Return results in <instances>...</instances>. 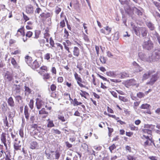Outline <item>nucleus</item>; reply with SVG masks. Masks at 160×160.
Returning a JSON list of instances; mask_svg holds the SVG:
<instances>
[{
    "label": "nucleus",
    "instance_id": "36",
    "mask_svg": "<svg viewBox=\"0 0 160 160\" xmlns=\"http://www.w3.org/2000/svg\"><path fill=\"white\" fill-rule=\"evenodd\" d=\"M151 107V106L150 105L147 103L142 104L140 107L141 109H149Z\"/></svg>",
    "mask_w": 160,
    "mask_h": 160
},
{
    "label": "nucleus",
    "instance_id": "25",
    "mask_svg": "<svg viewBox=\"0 0 160 160\" xmlns=\"http://www.w3.org/2000/svg\"><path fill=\"white\" fill-rule=\"evenodd\" d=\"M11 63L15 68H18L20 67L14 58H11Z\"/></svg>",
    "mask_w": 160,
    "mask_h": 160
},
{
    "label": "nucleus",
    "instance_id": "18",
    "mask_svg": "<svg viewBox=\"0 0 160 160\" xmlns=\"http://www.w3.org/2000/svg\"><path fill=\"white\" fill-rule=\"evenodd\" d=\"M25 61L26 63L30 66L32 63L33 60L32 58L29 55H27L25 57Z\"/></svg>",
    "mask_w": 160,
    "mask_h": 160
},
{
    "label": "nucleus",
    "instance_id": "16",
    "mask_svg": "<svg viewBox=\"0 0 160 160\" xmlns=\"http://www.w3.org/2000/svg\"><path fill=\"white\" fill-rule=\"evenodd\" d=\"M155 126L152 125H149V127L152 129V130H149V129H144L143 130V132L145 133H147L148 135H150V136H152V130L154 129Z\"/></svg>",
    "mask_w": 160,
    "mask_h": 160
},
{
    "label": "nucleus",
    "instance_id": "63",
    "mask_svg": "<svg viewBox=\"0 0 160 160\" xmlns=\"http://www.w3.org/2000/svg\"><path fill=\"white\" fill-rule=\"evenodd\" d=\"M137 96L139 98H142L144 97L145 95L143 93L139 92L137 94Z\"/></svg>",
    "mask_w": 160,
    "mask_h": 160
},
{
    "label": "nucleus",
    "instance_id": "22",
    "mask_svg": "<svg viewBox=\"0 0 160 160\" xmlns=\"http://www.w3.org/2000/svg\"><path fill=\"white\" fill-rule=\"evenodd\" d=\"M73 102V104L74 106H78V105H81L82 107L84 109L85 108V106L84 105L82 104V103L81 102H78L77 99L75 98L72 101Z\"/></svg>",
    "mask_w": 160,
    "mask_h": 160
},
{
    "label": "nucleus",
    "instance_id": "49",
    "mask_svg": "<svg viewBox=\"0 0 160 160\" xmlns=\"http://www.w3.org/2000/svg\"><path fill=\"white\" fill-rule=\"evenodd\" d=\"M147 25L151 30H153L154 29V25L151 22H148Z\"/></svg>",
    "mask_w": 160,
    "mask_h": 160
},
{
    "label": "nucleus",
    "instance_id": "56",
    "mask_svg": "<svg viewBox=\"0 0 160 160\" xmlns=\"http://www.w3.org/2000/svg\"><path fill=\"white\" fill-rule=\"evenodd\" d=\"M69 36V34L66 28H64V37L65 38L68 39Z\"/></svg>",
    "mask_w": 160,
    "mask_h": 160
},
{
    "label": "nucleus",
    "instance_id": "11",
    "mask_svg": "<svg viewBox=\"0 0 160 160\" xmlns=\"http://www.w3.org/2000/svg\"><path fill=\"white\" fill-rule=\"evenodd\" d=\"M3 76L5 79L8 80L9 81H11L13 79V75L8 71H6Z\"/></svg>",
    "mask_w": 160,
    "mask_h": 160
},
{
    "label": "nucleus",
    "instance_id": "23",
    "mask_svg": "<svg viewBox=\"0 0 160 160\" xmlns=\"http://www.w3.org/2000/svg\"><path fill=\"white\" fill-rule=\"evenodd\" d=\"M24 114L27 121L28 120L30 114L28 112V107L27 105L25 106L24 107Z\"/></svg>",
    "mask_w": 160,
    "mask_h": 160
},
{
    "label": "nucleus",
    "instance_id": "64",
    "mask_svg": "<svg viewBox=\"0 0 160 160\" xmlns=\"http://www.w3.org/2000/svg\"><path fill=\"white\" fill-rule=\"evenodd\" d=\"M61 8L59 7L58 6H57L55 8V12L56 14H58L59 12L61 11Z\"/></svg>",
    "mask_w": 160,
    "mask_h": 160
},
{
    "label": "nucleus",
    "instance_id": "40",
    "mask_svg": "<svg viewBox=\"0 0 160 160\" xmlns=\"http://www.w3.org/2000/svg\"><path fill=\"white\" fill-rule=\"evenodd\" d=\"M138 55L140 58L142 60L146 61V56L142 52H139L138 53Z\"/></svg>",
    "mask_w": 160,
    "mask_h": 160
},
{
    "label": "nucleus",
    "instance_id": "45",
    "mask_svg": "<svg viewBox=\"0 0 160 160\" xmlns=\"http://www.w3.org/2000/svg\"><path fill=\"white\" fill-rule=\"evenodd\" d=\"M156 58L160 59V49H158L155 50V52Z\"/></svg>",
    "mask_w": 160,
    "mask_h": 160
},
{
    "label": "nucleus",
    "instance_id": "46",
    "mask_svg": "<svg viewBox=\"0 0 160 160\" xmlns=\"http://www.w3.org/2000/svg\"><path fill=\"white\" fill-rule=\"evenodd\" d=\"M106 74L108 76L115 77L116 76V74L114 72L109 71L106 72Z\"/></svg>",
    "mask_w": 160,
    "mask_h": 160
},
{
    "label": "nucleus",
    "instance_id": "35",
    "mask_svg": "<svg viewBox=\"0 0 160 160\" xmlns=\"http://www.w3.org/2000/svg\"><path fill=\"white\" fill-rule=\"evenodd\" d=\"M99 60L102 64H105L106 63L107 58L106 57L103 56H102L100 57Z\"/></svg>",
    "mask_w": 160,
    "mask_h": 160
},
{
    "label": "nucleus",
    "instance_id": "54",
    "mask_svg": "<svg viewBox=\"0 0 160 160\" xmlns=\"http://www.w3.org/2000/svg\"><path fill=\"white\" fill-rule=\"evenodd\" d=\"M119 99L120 100L125 102H127L128 101V99L127 98L122 96H119Z\"/></svg>",
    "mask_w": 160,
    "mask_h": 160
},
{
    "label": "nucleus",
    "instance_id": "33",
    "mask_svg": "<svg viewBox=\"0 0 160 160\" xmlns=\"http://www.w3.org/2000/svg\"><path fill=\"white\" fill-rule=\"evenodd\" d=\"M49 29L48 28H47L45 30L44 33V38H49V37L50 36V34L49 33Z\"/></svg>",
    "mask_w": 160,
    "mask_h": 160
},
{
    "label": "nucleus",
    "instance_id": "20",
    "mask_svg": "<svg viewBox=\"0 0 160 160\" xmlns=\"http://www.w3.org/2000/svg\"><path fill=\"white\" fill-rule=\"evenodd\" d=\"M39 66V63L37 60H35L33 61L30 66V67L33 70L38 68Z\"/></svg>",
    "mask_w": 160,
    "mask_h": 160
},
{
    "label": "nucleus",
    "instance_id": "61",
    "mask_svg": "<svg viewBox=\"0 0 160 160\" xmlns=\"http://www.w3.org/2000/svg\"><path fill=\"white\" fill-rule=\"evenodd\" d=\"M19 134L22 138L24 137V132L23 128H21L19 131Z\"/></svg>",
    "mask_w": 160,
    "mask_h": 160
},
{
    "label": "nucleus",
    "instance_id": "8",
    "mask_svg": "<svg viewBox=\"0 0 160 160\" xmlns=\"http://www.w3.org/2000/svg\"><path fill=\"white\" fill-rule=\"evenodd\" d=\"M31 128L33 129V130H36L38 132L41 134L44 135L46 133V132H43V131H44V129L40 127H39L38 125L36 124H32L31 126Z\"/></svg>",
    "mask_w": 160,
    "mask_h": 160
},
{
    "label": "nucleus",
    "instance_id": "39",
    "mask_svg": "<svg viewBox=\"0 0 160 160\" xmlns=\"http://www.w3.org/2000/svg\"><path fill=\"white\" fill-rule=\"evenodd\" d=\"M63 98L64 99H69L70 100L72 101V99L71 98L70 94L67 93H64Z\"/></svg>",
    "mask_w": 160,
    "mask_h": 160
},
{
    "label": "nucleus",
    "instance_id": "26",
    "mask_svg": "<svg viewBox=\"0 0 160 160\" xmlns=\"http://www.w3.org/2000/svg\"><path fill=\"white\" fill-rule=\"evenodd\" d=\"M52 57V54L49 53H47L45 54L44 55V59L47 62H50V59Z\"/></svg>",
    "mask_w": 160,
    "mask_h": 160
},
{
    "label": "nucleus",
    "instance_id": "10",
    "mask_svg": "<svg viewBox=\"0 0 160 160\" xmlns=\"http://www.w3.org/2000/svg\"><path fill=\"white\" fill-rule=\"evenodd\" d=\"M158 78L157 74H155L152 75L151 78L149 81L147 83V84H149L151 85H153L154 83L157 81Z\"/></svg>",
    "mask_w": 160,
    "mask_h": 160
},
{
    "label": "nucleus",
    "instance_id": "52",
    "mask_svg": "<svg viewBox=\"0 0 160 160\" xmlns=\"http://www.w3.org/2000/svg\"><path fill=\"white\" fill-rule=\"evenodd\" d=\"M57 86L56 84H52L50 86V89L51 91L52 92L56 90Z\"/></svg>",
    "mask_w": 160,
    "mask_h": 160
},
{
    "label": "nucleus",
    "instance_id": "6",
    "mask_svg": "<svg viewBox=\"0 0 160 160\" xmlns=\"http://www.w3.org/2000/svg\"><path fill=\"white\" fill-rule=\"evenodd\" d=\"M142 47L144 49L150 50L153 48V44L151 40H148L147 41L144 42L142 44Z\"/></svg>",
    "mask_w": 160,
    "mask_h": 160
},
{
    "label": "nucleus",
    "instance_id": "2",
    "mask_svg": "<svg viewBox=\"0 0 160 160\" xmlns=\"http://www.w3.org/2000/svg\"><path fill=\"white\" fill-rule=\"evenodd\" d=\"M142 138L143 139H145L147 140L146 141L144 142L143 144V145L144 147H146L148 146L151 145V143H152L155 147H156L157 148L160 147V145L159 144H157L156 145V146H155L154 141L152 139V137L150 136H147L145 135H143L142 136Z\"/></svg>",
    "mask_w": 160,
    "mask_h": 160
},
{
    "label": "nucleus",
    "instance_id": "47",
    "mask_svg": "<svg viewBox=\"0 0 160 160\" xmlns=\"http://www.w3.org/2000/svg\"><path fill=\"white\" fill-rule=\"evenodd\" d=\"M14 86H15L14 91H15L16 93H19L21 91V87L19 85H17L14 84Z\"/></svg>",
    "mask_w": 160,
    "mask_h": 160
},
{
    "label": "nucleus",
    "instance_id": "30",
    "mask_svg": "<svg viewBox=\"0 0 160 160\" xmlns=\"http://www.w3.org/2000/svg\"><path fill=\"white\" fill-rule=\"evenodd\" d=\"M7 102L8 105L11 107H13L14 106V102L12 97H10L8 98Z\"/></svg>",
    "mask_w": 160,
    "mask_h": 160
},
{
    "label": "nucleus",
    "instance_id": "57",
    "mask_svg": "<svg viewBox=\"0 0 160 160\" xmlns=\"http://www.w3.org/2000/svg\"><path fill=\"white\" fill-rule=\"evenodd\" d=\"M127 159L128 160H136V158L133 156L128 154L127 156Z\"/></svg>",
    "mask_w": 160,
    "mask_h": 160
},
{
    "label": "nucleus",
    "instance_id": "3",
    "mask_svg": "<svg viewBox=\"0 0 160 160\" xmlns=\"http://www.w3.org/2000/svg\"><path fill=\"white\" fill-rule=\"evenodd\" d=\"M74 75L75 79L76 81L77 82L78 86L81 88H85V85L83 84L85 83V82L84 81L82 80L80 76L76 72H74Z\"/></svg>",
    "mask_w": 160,
    "mask_h": 160
},
{
    "label": "nucleus",
    "instance_id": "4",
    "mask_svg": "<svg viewBox=\"0 0 160 160\" xmlns=\"http://www.w3.org/2000/svg\"><path fill=\"white\" fill-rule=\"evenodd\" d=\"M125 86L127 88L131 86H135L137 88L139 86V84L134 79H131L125 82Z\"/></svg>",
    "mask_w": 160,
    "mask_h": 160
},
{
    "label": "nucleus",
    "instance_id": "13",
    "mask_svg": "<svg viewBox=\"0 0 160 160\" xmlns=\"http://www.w3.org/2000/svg\"><path fill=\"white\" fill-rule=\"evenodd\" d=\"M52 13L47 12L46 13L42 12L41 13L39 16V18L42 19H46L48 18L52 17Z\"/></svg>",
    "mask_w": 160,
    "mask_h": 160
},
{
    "label": "nucleus",
    "instance_id": "48",
    "mask_svg": "<svg viewBox=\"0 0 160 160\" xmlns=\"http://www.w3.org/2000/svg\"><path fill=\"white\" fill-rule=\"evenodd\" d=\"M1 140L2 142L6 141V134L5 132H2L1 136Z\"/></svg>",
    "mask_w": 160,
    "mask_h": 160
},
{
    "label": "nucleus",
    "instance_id": "51",
    "mask_svg": "<svg viewBox=\"0 0 160 160\" xmlns=\"http://www.w3.org/2000/svg\"><path fill=\"white\" fill-rule=\"evenodd\" d=\"M33 35V32L31 31H29L27 32L25 35L26 37L31 38Z\"/></svg>",
    "mask_w": 160,
    "mask_h": 160
},
{
    "label": "nucleus",
    "instance_id": "44",
    "mask_svg": "<svg viewBox=\"0 0 160 160\" xmlns=\"http://www.w3.org/2000/svg\"><path fill=\"white\" fill-rule=\"evenodd\" d=\"M58 120L62 122H65L67 121V118H65L63 115H58Z\"/></svg>",
    "mask_w": 160,
    "mask_h": 160
},
{
    "label": "nucleus",
    "instance_id": "27",
    "mask_svg": "<svg viewBox=\"0 0 160 160\" xmlns=\"http://www.w3.org/2000/svg\"><path fill=\"white\" fill-rule=\"evenodd\" d=\"M48 112L46 111L45 108H42L39 112V114H45L44 116L42 117L43 118H45L47 117Z\"/></svg>",
    "mask_w": 160,
    "mask_h": 160
},
{
    "label": "nucleus",
    "instance_id": "37",
    "mask_svg": "<svg viewBox=\"0 0 160 160\" xmlns=\"http://www.w3.org/2000/svg\"><path fill=\"white\" fill-rule=\"evenodd\" d=\"M128 126L131 131H138V127L135 126L133 124H129Z\"/></svg>",
    "mask_w": 160,
    "mask_h": 160
},
{
    "label": "nucleus",
    "instance_id": "17",
    "mask_svg": "<svg viewBox=\"0 0 160 160\" xmlns=\"http://www.w3.org/2000/svg\"><path fill=\"white\" fill-rule=\"evenodd\" d=\"M38 148L39 145L36 141L32 142L30 143V148L32 149H38Z\"/></svg>",
    "mask_w": 160,
    "mask_h": 160
},
{
    "label": "nucleus",
    "instance_id": "29",
    "mask_svg": "<svg viewBox=\"0 0 160 160\" xmlns=\"http://www.w3.org/2000/svg\"><path fill=\"white\" fill-rule=\"evenodd\" d=\"M3 118L2 120L4 125L5 127H7V128H8L9 127H10V126L9 124L8 121V120L7 116H3Z\"/></svg>",
    "mask_w": 160,
    "mask_h": 160
},
{
    "label": "nucleus",
    "instance_id": "55",
    "mask_svg": "<svg viewBox=\"0 0 160 160\" xmlns=\"http://www.w3.org/2000/svg\"><path fill=\"white\" fill-rule=\"evenodd\" d=\"M25 92L28 94H29L32 92L31 89H30L28 87L26 86H25Z\"/></svg>",
    "mask_w": 160,
    "mask_h": 160
},
{
    "label": "nucleus",
    "instance_id": "5",
    "mask_svg": "<svg viewBox=\"0 0 160 160\" xmlns=\"http://www.w3.org/2000/svg\"><path fill=\"white\" fill-rule=\"evenodd\" d=\"M13 146L14 152L15 151L21 150V141L18 140V138H15L14 140Z\"/></svg>",
    "mask_w": 160,
    "mask_h": 160
},
{
    "label": "nucleus",
    "instance_id": "21",
    "mask_svg": "<svg viewBox=\"0 0 160 160\" xmlns=\"http://www.w3.org/2000/svg\"><path fill=\"white\" fill-rule=\"evenodd\" d=\"M73 55L75 57H78L80 54V50L77 47H74L73 48Z\"/></svg>",
    "mask_w": 160,
    "mask_h": 160
},
{
    "label": "nucleus",
    "instance_id": "53",
    "mask_svg": "<svg viewBox=\"0 0 160 160\" xmlns=\"http://www.w3.org/2000/svg\"><path fill=\"white\" fill-rule=\"evenodd\" d=\"M37 6H38V8H36V9L35 11V14H39L40 12L42 11V10L41 8L38 7V4H36Z\"/></svg>",
    "mask_w": 160,
    "mask_h": 160
},
{
    "label": "nucleus",
    "instance_id": "15",
    "mask_svg": "<svg viewBox=\"0 0 160 160\" xmlns=\"http://www.w3.org/2000/svg\"><path fill=\"white\" fill-rule=\"evenodd\" d=\"M40 71L38 72V73L41 75H42L44 72H47L48 70V68L45 65H42L40 68Z\"/></svg>",
    "mask_w": 160,
    "mask_h": 160
},
{
    "label": "nucleus",
    "instance_id": "19",
    "mask_svg": "<svg viewBox=\"0 0 160 160\" xmlns=\"http://www.w3.org/2000/svg\"><path fill=\"white\" fill-rule=\"evenodd\" d=\"M155 72V71H149L148 72V73H145L144 74L142 77V81H144L147 79L149 77L151 74L154 73Z\"/></svg>",
    "mask_w": 160,
    "mask_h": 160
},
{
    "label": "nucleus",
    "instance_id": "31",
    "mask_svg": "<svg viewBox=\"0 0 160 160\" xmlns=\"http://www.w3.org/2000/svg\"><path fill=\"white\" fill-rule=\"evenodd\" d=\"M119 78H124L129 77V74L125 72H121L119 74Z\"/></svg>",
    "mask_w": 160,
    "mask_h": 160
},
{
    "label": "nucleus",
    "instance_id": "1",
    "mask_svg": "<svg viewBox=\"0 0 160 160\" xmlns=\"http://www.w3.org/2000/svg\"><path fill=\"white\" fill-rule=\"evenodd\" d=\"M132 28L137 35L140 36V33H141L143 37L146 36L147 34V31L145 28L143 27H138L135 26H134Z\"/></svg>",
    "mask_w": 160,
    "mask_h": 160
},
{
    "label": "nucleus",
    "instance_id": "32",
    "mask_svg": "<svg viewBox=\"0 0 160 160\" xmlns=\"http://www.w3.org/2000/svg\"><path fill=\"white\" fill-rule=\"evenodd\" d=\"M43 77V79L45 80H49L52 78L50 74L48 73H46L43 74L42 75Z\"/></svg>",
    "mask_w": 160,
    "mask_h": 160
},
{
    "label": "nucleus",
    "instance_id": "50",
    "mask_svg": "<svg viewBox=\"0 0 160 160\" xmlns=\"http://www.w3.org/2000/svg\"><path fill=\"white\" fill-rule=\"evenodd\" d=\"M155 59L154 58L152 55H151L150 56L148 57V58H146V61L148 62H153V60Z\"/></svg>",
    "mask_w": 160,
    "mask_h": 160
},
{
    "label": "nucleus",
    "instance_id": "9",
    "mask_svg": "<svg viewBox=\"0 0 160 160\" xmlns=\"http://www.w3.org/2000/svg\"><path fill=\"white\" fill-rule=\"evenodd\" d=\"M7 15V13L4 10H2L0 12V22L3 24L5 22L4 20L7 21L6 18Z\"/></svg>",
    "mask_w": 160,
    "mask_h": 160
},
{
    "label": "nucleus",
    "instance_id": "38",
    "mask_svg": "<svg viewBox=\"0 0 160 160\" xmlns=\"http://www.w3.org/2000/svg\"><path fill=\"white\" fill-rule=\"evenodd\" d=\"M5 160H12L10 158L11 155L9 151H7L5 152Z\"/></svg>",
    "mask_w": 160,
    "mask_h": 160
},
{
    "label": "nucleus",
    "instance_id": "7",
    "mask_svg": "<svg viewBox=\"0 0 160 160\" xmlns=\"http://www.w3.org/2000/svg\"><path fill=\"white\" fill-rule=\"evenodd\" d=\"M39 98H36V106L38 109H40L44 105V99L41 97L40 95H38Z\"/></svg>",
    "mask_w": 160,
    "mask_h": 160
},
{
    "label": "nucleus",
    "instance_id": "41",
    "mask_svg": "<svg viewBox=\"0 0 160 160\" xmlns=\"http://www.w3.org/2000/svg\"><path fill=\"white\" fill-rule=\"evenodd\" d=\"M47 121H48L47 125L48 127L52 128L54 126V124L52 120H51L50 119H48Z\"/></svg>",
    "mask_w": 160,
    "mask_h": 160
},
{
    "label": "nucleus",
    "instance_id": "28",
    "mask_svg": "<svg viewBox=\"0 0 160 160\" xmlns=\"http://www.w3.org/2000/svg\"><path fill=\"white\" fill-rule=\"evenodd\" d=\"M26 11L27 13L30 14L32 13L33 12V6L31 5L28 6L26 8Z\"/></svg>",
    "mask_w": 160,
    "mask_h": 160
},
{
    "label": "nucleus",
    "instance_id": "59",
    "mask_svg": "<svg viewBox=\"0 0 160 160\" xmlns=\"http://www.w3.org/2000/svg\"><path fill=\"white\" fill-rule=\"evenodd\" d=\"M69 139L71 142H75L76 140V135L74 134L71 136Z\"/></svg>",
    "mask_w": 160,
    "mask_h": 160
},
{
    "label": "nucleus",
    "instance_id": "24",
    "mask_svg": "<svg viewBox=\"0 0 160 160\" xmlns=\"http://www.w3.org/2000/svg\"><path fill=\"white\" fill-rule=\"evenodd\" d=\"M18 32H19L20 35L22 37L25 36V29L24 26H21V28L18 29L17 34H18Z\"/></svg>",
    "mask_w": 160,
    "mask_h": 160
},
{
    "label": "nucleus",
    "instance_id": "34",
    "mask_svg": "<svg viewBox=\"0 0 160 160\" xmlns=\"http://www.w3.org/2000/svg\"><path fill=\"white\" fill-rule=\"evenodd\" d=\"M81 92L79 94L82 97H83L85 98L86 99L87 97L89 96V93L86 92V91H82V90H80Z\"/></svg>",
    "mask_w": 160,
    "mask_h": 160
},
{
    "label": "nucleus",
    "instance_id": "14",
    "mask_svg": "<svg viewBox=\"0 0 160 160\" xmlns=\"http://www.w3.org/2000/svg\"><path fill=\"white\" fill-rule=\"evenodd\" d=\"M132 64L134 67L135 69V72H141L142 70V68L140 67L139 64L137 63L136 62H133L132 63Z\"/></svg>",
    "mask_w": 160,
    "mask_h": 160
},
{
    "label": "nucleus",
    "instance_id": "62",
    "mask_svg": "<svg viewBox=\"0 0 160 160\" xmlns=\"http://www.w3.org/2000/svg\"><path fill=\"white\" fill-rule=\"evenodd\" d=\"M49 43L52 47H55L54 42L52 37H51L49 39Z\"/></svg>",
    "mask_w": 160,
    "mask_h": 160
},
{
    "label": "nucleus",
    "instance_id": "42",
    "mask_svg": "<svg viewBox=\"0 0 160 160\" xmlns=\"http://www.w3.org/2000/svg\"><path fill=\"white\" fill-rule=\"evenodd\" d=\"M133 10L135 11V13H136L138 16H142V12L137 8L134 7L133 8Z\"/></svg>",
    "mask_w": 160,
    "mask_h": 160
},
{
    "label": "nucleus",
    "instance_id": "58",
    "mask_svg": "<svg viewBox=\"0 0 160 160\" xmlns=\"http://www.w3.org/2000/svg\"><path fill=\"white\" fill-rule=\"evenodd\" d=\"M65 23L64 19L62 20L60 22V27L62 28L65 27Z\"/></svg>",
    "mask_w": 160,
    "mask_h": 160
},
{
    "label": "nucleus",
    "instance_id": "12",
    "mask_svg": "<svg viewBox=\"0 0 160 160\" xmlns=\"http://www.w3.org/2000/svg\"><path fill=\"white\" fill-rule=\"evenodd\" d=\"M111 30L112 28L109 27L108 26H107L104 28V29H101L100 31L101 33L107 35L111 33Z\"/></svg>",
    "mask_w": 160,
    "mask_h": 160
},
{
    "label": "nucleus",
    "instance_id": "60",
    "mask_svg": "<svg viewBox=\"0 0 160 160\" xmlns=\"http://www.w3.org/2000/svg\"><path fill=\"white\" fill-rule=\"evenodd\" d=\"M34 101L33 99L30 100L29 106L31 109H32L33 108Z\"/></svg>",
    "mask_w": 160,
    "mask_h": 160
},
{
    "label": "nucleus",
    "instance_id": "43",
    "mask_svg": "<svg viewBox=\"0 0 160 160\" xmlns=\"http://www.w3.org/2000/svg\"><path fill=\"white\" fill-rule=\"evenodd\" d=\"M62 44L64 46L65 49L67 51L68 53H70V51L69 47L71 45L67 44L64 42H62Z\"/></svg>",
    "mask_w": 160,
    "mask_h": 160
}]
</instances>
